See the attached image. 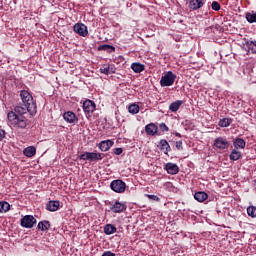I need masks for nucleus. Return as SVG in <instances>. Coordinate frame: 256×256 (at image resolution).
Listing matches in <instances>:
<instances>
[{
	"label": "nucleus",
	"instance_id": "f257e3e1",
	"mask_svg": "<svg viewBox=\"0 0 256 256\" xmlns=\"http://www.w3.org/2000/svg\"><path fill=\"white\" fill-rule=\"evenodd\" d=\"M14 111H10L7 114L9 126L13 127L14 129H27V123L29 120L23 116L25 113H29L27 107L16 106Z\"/></svg>",
	"mask_w": 256,
	"mask_h": 256
},
{
	"label": "nucleus",
	"instance_id": "f03ea898",
	"mask_svg": "<svg viewBox=\"0 0 256 256\" xmlns=\"http://www.w3.org/2000/svg\"><path fill=\"white\" fill-rule=\"evenodd\" d=\"M20 99L24 107H27V111L28 113H30V115H35L37 113V103H35V100L33 99V95H31L30 91L21 90Z\"/></svg>",
	"mask_w": 256,
	"mask_h": 256
},
{
	"label": "nucleus",
	"instance_id": "7ed1b4c3",
	"mask_svg": "<svg viewBox=\"0 0 256 256\" xmlns=\"http://www.w3.org/2000/svg\"><path fill=\"white\" fill-rule=\"evenodd\" d=\"M105 157V154L99 152H84L79 156V159L82 161H90L91 163L102 161Z\"/></svg>",
	"mask_w": 256,
	"mask_h": 256
},
{
	"label": "nucleus",
	"instance_id": "20e7f679",
	"mask_svg": "<svg viewBox=\"0 0 256 256\" xmlns=\"http://www.w3.org/2000/svg\"><path fill=\"white\" fill-rule=\"evenodd\" d=\"M177 79V75L172 71L166 72L160 79L161 87H171L175 80Z\"/></svg>",
	"mask_w": 256,
	"mask_h": 256
},
{
	"label": "nucleus",
	"instance_id": "39448f33",
	"mask_svg": "<svg viewBox=\"0 0 256 256\" xmlns=\"http://www.w3.org/2000/svg\"><path fill=\"white\" fill-rule=\"evenodd\" d=\"M82 108H83V111H84L86 117L89 118V117H91V115H93V113L97 109V104H95V102L90 99H86L83 102Z\"/></svg>",
	"mask_w": 256,
	"mask_h": 256
},
{
	"label": "nucleus",
	"instance_id": "423d86ee",
	"mask_svg": "<svg viewBox=\"0 0 256 256\" xmlns=\"http://www.w3.org/2000/svg\"><path fill=\"white\" fill-rule=\"evenodd\" d=\"M214 148L219 149L220 151H225V149H229V145H231V142L227 140L226 137H217L214 140Z\"/></svg>",
	"mask_w": 256,
	"mask_h": 256
},
{
	"label": "nucleus",
	"instance_id": "0eeeda50",
	"mask_svg": "<svg viewBox=\"0 0 256 256\" xmlns=\"http://www.w3.org/2000/svg\"><path fill=\"white\" fill-rule=\"evenodd\" d=\"M112 191L115 193H125V189H127V184L123 180H113L110 184Z\"/></svg>",
	"mask_w": 256,
	"mask_h": 256
},
{
	"label": "nucleus",
	"instance_id": "6e6552de",
	"mask_svg": "<svg viewBox=\"0 0 256 256\" xmlns=\"http://www.w3.org/2000/svg\"><path fill=\"white\" fill-rule=\"evenodd\" d=\"M35 223H37V219L32 215H26L20 220L21 227H24L25 229H33Z\"/></svg>",
	"mask_w": 256,
	"mask_h": 256
},
{
	"label": "nucleus",
	"instance_id": "1a4fd4ad",
	"mask_svg": "<svg viewBox=\"0 0 256 256\" xmlns=\"http://www.w3.org/2000/svg\"><path fill=\"white\" fill-rule=\"evenodd\" d=\"M110 211L112 213H123V211H127V204L123 202H119V200H116L115 202H111Z\"/></svg>",
	"mask_w": 256,
	"mask_h": 256
},
{
	"label": "nucleus",
	"instance_id": "9d476101",
	"mask_svg": "<svg viewBox=\"0 0 256 256\" xmlns=\"http://www.w3.org/2000/svg\"><path fill=\"white\" fill-rule=\"evenodd\" d=\"M74 33H77L80 35V37H87L89 35V30L87 29V26L83 23H76L73 26Z\"/></svg>",
	"mask_w": 256,
	"mask_h": 256
},
{
	"label": "nucleus",
	"instance_id": "9b49d317",
	"mask_svg": "<svg viewBox=\"0 0 256 256\" xmlns=\"http://www.w3.org/2000/svg\"><path fill=\"white\" fill-rule=\"evenodd\" d=\"M63 119L66 121V123H70V125H75L79 123V118H77V115L73 111H67L63 114Z\"/></svg>",
	"mask_w": 256,
	"mask_h": 256
},
{
	"label": "nucleus",
	"instance_id": "f8f14e48",
	"mask_svg": "<svg viewBox=\"0 0 256 256\" xmlns=\"http://www.w3.org/2000/svg\"><path fill=\"white\" fill-rule=\"evenodd\" d=\"M145 132L147 135H150V137H155V135H161L159 133V127L155 123H150L145 126Z\"/></svg>",
	"mask_w": 256,
	"mask_h": 256
},
{
	"label": "nucleus",
	"instance_id": "ddd939ff",
	"mask_svg": "<svg viewBox=\"0 0 256 256\" xmlns=\"http://www.w3.org/2000/svg\"><path fill=\"white\" fill-rule=\"evenodd\" d=\"M164 169L167 171L168 175H177V173H179V166L175 163H166Z\"/></svg>",
	"mask_w": 256,
	"mask_h": 256
},
{
	"label": "nucleus",
	"instance_id": "4468645a",
	"mask_svg": "<svg viewBox=\"0 0 256 256\" xmlns=\"http://www.w3.org/2000/svg\"><path fill=\"white\" fill-rule=\"evenodd\" d=\"M59 207H61V202L57 200H50L46 204V209L51 213H55V211H59Z\"/></svg>",
	"mask_w": 256,
	"mask_h": 256
},
{
	"label": "nucleus",
	"instance_id": "2eb2a0df",
	"mask_svg": "<svg viewBox=\"0 0 256 256\" xmlns=\"http://www.w3.org/2000/svg\"><path fill=\"white\" fill-rule=\"evenodd\" d=\"M159 149L160 151H163L165 155H169V152H171V145H169V142L166 139H161L159 141Z\"/></svg>",
	"mask_w": 256,
	"mask_h": 256
},
{
	"label": "nucleus",
	"instance_id": "dca6fc26",
	"mask_svg": "<svg viewBox=\"0 0 256 256\" xmlns=\"http://www.w3.org/2000/svg\"><path fill=\"white\" fill-rule=\"evenodd\" d=\"M205 5V0H190L189 1V9L192 11H197V9H201Z\"/></svg>",
	"mask_w": 256,
	"mask_h": 256
},
{
	"label": "nucleus",
	"instance_id": "f3484780",
	"mask_svg": "<svg viewBox=\"0 0 256 256\" xmlns=\"http://www.w3.org/2000/svg\"><path fill=\"white\" fill-rule=\"evenodd\" d=\"M114 144H115V142H113V140H104L98 144V147H99L100 151L105 152V151H109L111 146Z\"/></svg>",
	"mask_w": 256,
	"mask_h": 256
},
{
	"label": "nucleus",
	"instance_id": "a211bd4d",
	"mask_svg": "<svg viewBox=\"0 0 256 256\" xmlns=\"http://www.w3.org/2000/svg\"><path fill=\"white\" fill-rule=\"evenodd\" d=\"M209 195L203 191L196 192L194 194V199L198 201V203H203V201H207Z\"/></svg>",
	"mask_w": 256,
	"mask_h": 256
},
{
	"label": "nucleus",
	"instance_id": "6ab92c4d",
	"mask_svg": "<svg viewBox=\"0 0 256 256\" xmlns=\"http://www.w3.org/2000/svg\"><path fill=\"white\" fill-rule=\"evenodd\" d=\"M181 105H183V100H177L175 102H172L169 105V111H171V113H177V111L181 109Z\"/></svg>",
	"mask_w": 256,
	"mask_h": 256
},
{
	"label": "nucleus",
	"instance_id": "aec40b11",
	"mask_svg": "<svg viewBox=\"0 0 256 256\" xmlns=\"http://www.w3.org/2000/svg\"><path fill=\"white\" fill-rule=\"evenodd\" d=\"M244 47L248 51V53H256V41L248 40L245 42Z\"/></svg>",
	"mask_w": 256,
	"mask_h": 256
},
{
	"label": "nucleus",
	"instance_id": "412c9836",
	"mask_svg": "<svg viewBox=\"0 0 256 256\" xmlns=\"http://www.w3.org/2000/svg\"><path fill=\"white\" fill-rule=\"evenodd\" d=\"M247 142L243 138H236L233 142L234 149H245Z\"/></svg>",
	"mask_w": 256,
	"mask_h": 256
},
{
	"label": "nucleus",
	"instance_id": "4be33fe9",
	"mask_svg": "<svg viewBox=\"0 0 256 256\" xmlns=\"http://www.w3.org/2000/svg\"><path fill=\"white\" fill-rule=\"evenodd\" d=\"M37 153V148H35L34 146H30L24 149L23 154L25 155V157H35Z\"/></svg>",
	"mask_w": 256,
	"mask_h": 256
},
{
	"label": "nucleus",
	"instance_id": "5701e85b",
	"mask_svg": "<svg viewBox=\"0 0 256 256\" xmlns=\"http://www.w3.org/2000/svg\"><path fill=\"white\" fill-rule=\"evenodd\" d=\"M243 157V154H241V151H238L237 149H233L229 155L230 161H239Z\"/></svg>",
	"mask_w": 256,
	"mask_h": 256
},
{
	"label": "nucleus",
	"instance_id": "b1692460",
	"mask_svg": "<svg viewBox=\"0 0 256 256\" xmlns=\"http://www.w3.org/2000/svg\"><path fill=\"white\" fill-rule=\"evenodd\" d=\"M131 69L134 73H143L145 71V65L135 62L131 64Z\"/></svg>",
	"mask_w": 256,
	"mask_h": 256
},
{
	"label": "nucleus",
	"instance_id": "393cba45",
	"mask_svg": "<svg viewBox=\"0 0 256 256\" xmlns=\"http://www.w3.org/2000/svg\"><path fill=\"white\" fill-rule=\"evenodd\" d=\"M105 235H113V233H117V227L113 224H106L104 226Z\"/></svg>",
	"mask_w": 256,
	"mask_h": 256
},
{
	"label": "nucleus",
	"instance_id": "a878e982",
	"mask_svg": "<svg viewBox=\"0 0 256 256\" xmlns=\"http://www.w3.org/2000/svg\"><path fill=\"white\" fill-rule=\"evenodd\" d=\"M98 51H106L107 53H115V46L104 44L97 48Z\"/></svg>",
	"mask_w": 256,
	"mask_h": 256
},
{
	"label": "nucleus",
	"instance_id": "bb28decb",
	"mask_svg": "<svg viewBox=\"0 0 256 256\" xmlns=\"http://www.w3.org/2000/svg\"><path fill=\"white\" fill-rule=\"evenodd\" d=\"M51 227V222L44 220L38 223V229H40V231H49Z\"/></svg>",
	"mask_w": 256,
	"mask_h": 256
},
{
	"label": "nucleus",
	"instance_id": "cd10ccee",
	"mask_svg": "<svg viewBox=\"0 0 256 256\" xmlns=\"http://www.w3.org/2000/svg\"><path fill=\"white\" fill-rule=\"evenodd\" d=\"M233 123V120L231 118H223L220 119L218 122L219 127H229Z\"/></svg>",
	"mask_w": 256,
	"mask_h": 256
},
{
	"label": "nucleus",
	"instance_id": "c85d7f7f",
	"mask_svg": "<svg viewBox=\"0 0 256 256\" xmlns=\"http://www.w3.org/2000/svg\"><path fill=\"white\" fill-rule=\"evenodd\" d=\"M11 209V204L8 202H0V213H7Z\"/></svg>",
	"mask_w": 256,
	"mask_h": 256
},
{
	"label": "nucleus",
	"instance_id": "c756f323",
	"mask_svg": "<svg viewBox=\"0 0 256 256\" xmlns=\"http://www.w3.org/2000/svg\"><path fill=\"white\" fill-rule=\"evenodd\" d=\"M247 215L252 219L256 218V206H248L247 207Z\"/></svg>",
	"mask_w": 256,
	"mask_h": 256
},
{
	"label": "nucleus",
	"instance_id": "7c9ffc66",
	"mask_svg": "<svg viewBox=\"0 0 256 256\" xmlns=\"http://www.w3.org/2000/svg\"><path fill=\"white\" fill-rule=\"evenodd\" d=\"M128 112L132 115H137L139 113V105L137 104H130L128 107Z\"/></svg>",
	"mask_w": 256,
	"mask_h": 256
},
{
	"label": "nucleus",
	"instance_id": "2f4dec72",
	"mask_svg": "<svg viewBox=\"0 0 256 256\" xmlns=\"http://www.w3.org/2000/svg\"><path fill=\"white\" fill-rule=\"evenodd\" d=\"M246 20L248 21V23H256V13L247 12L246 13Z\"/></svg>",
	"mask_w": 256,
	"mask_h": 256
},
{
	"label": "nucleus",
	"instance_id": "473e14b6",
	"mask_svg": "<svg viewBox=\"0 0 256 256\" xmlns=\"http://www.w3.org/2000/svg\"><path fill=\"white\" fill-rule=\"evenodd\" d=\"M100 73H103V75H111V73H115L109 66H103L100 68Z\"/></svg>",
	"mask_w": 256,
	"mask_h": 256
},
{
	"label": "nucleus",
	"instance_id": "72a5a7b5",
	"mask_svg": "<svg viewBox=\"0 0 256 256\" xmlns=\"http://www.w3.org/2000/svg\"><path fill=\"white\" fill-rule=\"evenodd\" d=\"M211 8L213 11H221V4L217 1H213L211 4Z\"/></svg>",
	"mask_w": 256,
	"mask_h": 256
},
{
	"label": "nucleus",
	"instance_id": "f704fd0d",
	"mask_svg": "<svg viewBox=\"0 0 256 256\" xmlns=\"http://www.w3.org/2000/svg\"><path fill=\"white\" fill-rule=\"evenodd\" d=\"M159 129L162 131V133H167L169 131V126L165 124L164 122L159 124Z\"/></svg>",
	"mask_w": 256,
	"mask_h": 256
},
{
	"label": "nucleus",
	"instance_id": "c9c22d12",
	"mask_svg": "<svg viewBox=\"0 0 256 256\" xmlns=\"http://www.w3.org/2000/svg\"><path fill=\"white\" fill-rule=\"evenodd\" d=\"M175 145L178 151H183V141H177Z\"/></svg>",
	"mask_w": 256,
	"mask_h": 256
},
{
	"label": "nucleus",
	"instance_id": "e433bc0d",
	"mask_svg": "<svg viewBox=\"0 0 256 256\" xmlns=\"http://www.w3.org/2000/svg\"><path fill=\"white\" fill-rule=\"evenodd\" d=\"M5 130H3L1 127H0V141H3V139H5Z\"/></svg>",
	"mask_w": 256,
	"mask_h": 256
},
{
	"label": "nucleus",
	"instance_id": "4c0bfd02",
	"mask_svg": "<svg viewBox=\"0 0 256 256\" xmlns=\"http://www.w3.org/2000/svg\"><path fill=\"white\" fill-rule=\"evenodd\" d=\"M123 153V148H115L114 149V154L115 155H121Z\"/></svg>",
	"mask_w": 256,
	"mask_h": 256
},
{
	"label": "nucleus",
	"instance_id": "58836bf2",
	"mask_svg": "<svg viewBox=\"0 0 256 256\" xmlns=\"http://www.w3.org/2000/svg\"><path fill=\"white\" fill-rule=\"evenodd\" d=\"M148 199H152L153 201H160L157 195H148Z\"/></svg>",
	"mask_w": 256,
	"mask_h": 256
},
{
	"label": "nucleus",
	"instance_id": "ea45409f",
	"mask_svg": "<svg viewBox=\"0 0 256 256\" xmlns=\"http://www.w3.org/2000/svg\"><path fill=\"white\" fill-rule=\"evenodd\" d=\"M102 256H115V253L108 250V251L103 252Z\"/></svg>",
	"mask_w": 256,
	"mask_h": 256
},
{
	"label": "nucleus",
	"instance_id": "a19ab883",
	"mask_svg": "<svg viewBox=\"0 0 256 256\" xmlns=\"http://www.w3.org/2000/svg\"><path fill=\"white\" fill-rule=\"evenodd\" d=\"M172 135H175V137H179V138H182L183 136L181 135V133L179 132H174L172 133Z\"/></svg>",
	"mask_w": 256,
	"mask_h": 256
},
{
	"label": "nucleus",
	"instance_id": "79ce46f5",
	"mask_svg": "<svg viewBox=\"0 0 256 256\" xmlns=\"http://www.w3.org/2000/svg\"><path fill=\"white\" fill-rule=\"evenodd\" d=\"M13 3H14V5H16L17 4L16 0H13Z\"/></svg>",
	"mask_w": 256,
	"mask_h": 256
}]
</instances>
